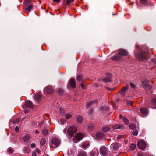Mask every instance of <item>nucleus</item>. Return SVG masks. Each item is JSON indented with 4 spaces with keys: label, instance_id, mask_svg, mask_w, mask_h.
<instances>
[{
    "label": "nucleus",
    "instance_id": "7ed1b4c3",
    "mask_svg": "<svg viewBox=\"0 0 156 156\" xmlns=\"http://www.w3.org/2000/svg\"><path fill=\"white\" fill-rule=\"evenodd\" d=\"M141 87L144 89L149 90L151 89L152 87L149 84V81L147 80H145L142 82Z\"/></svg>",
    "mask_w": 156,
    "mask_h": 156
},
{
    "label": "nucleus",
    "instance_id": "de8ad7c7",
    "mask_svg": "<svg viewBox=\"0 0 156 156\" xmlns=\"http://www.w3.org/2000/svg\"><path fill=\"white\" fill-rule=\"evenodd\" d=\"M58 93L59 94H62L63 92V90L62 89H59L58 90Z\"/></svg>",
    "mask_w": 156,
    "mask_h": 156
},
{
    "label": "nucleus",
    "instance_id": "1a4fd4ad",
    "mask_svg": "<svg viewBox=\"0 0 156 156\" xmlns=\"http://www.w3.org/2000/svg\"><path fill=\"white\" fill-rule=\"evenodd\" d=\"M140 111L143 117H146L149 114V111L148 109L146 108H142L140 109Z\"/></svg>",
    "mask_w": 156,
    "mask_h": 156
},
{
    "label": "nucleus",
    "instance_id": "c03bdc74",
    "mask_svg": "<svg viewBox=\"0 0 156 156\" xmlns=\"http://www.w3.org/2000/svg\"><path fill=\"white\" fill-rule=\"evenodd\" d=\"M60 122L62 124H64L66 122L65 120L63 119H60Z\"/></svg>",
    "mask_w": 156,
    "mask_h": 156
},
{
    "label": "nucleus",
    "instance_id": "58836bf2",
    "mask_svg": "<svg viewBox=\"0 0 156 156\" xmlns=\"http://www.w3.org/2000/svg\"><path fill=\"white\" fill-rule=\"evenodd\" d=\"M130 85L132 88L133 89H135L136 87V85L134 83H130Z\"/></svg>",
    "mask_w": 156,
    "mask_h": 156
},
{
    "label": "nucleus",
    "instance_id": "8fccbe9b",
    "mask_svg": "<svg viewBox=\"0 0 156 156\" xmlns=\"http://www.w3.org/2000/svg\"><path fill=\"white\" fill-rule=\"evenodd\" d=\"M35 147V144L34 143H32L31 144V147L32 148H34Z\"/></svg>",
    "mask_w": 156,
    "mask_h": 156
},
{
    "label": "nucleus",
    "instance_id": "69168bd1",
    "mask_svg": "<svg viewBox=\"0 0 156 156\" xmlns=\"http://www.w3.org/2000/svg\"><path fill=\"white\" fill-rule=\"evenodd\" d=\"M134 3V2H132L131 3H129L128 4L129 5H131L133 4Z\"/></svg>",
    "mask_w": 156,
    "mask_h": 156
},
{
    "label": "nucleus",
    "instance_id": "a19ab883",
    "mask_svg": "<svg viewBox=\"0 0 156 156\" xmlns=\"http://www.w3.org/2000/svg\"><path fill=\"white\" fill-rule=\"evenodd\" d=\"M42 133L44 135H46L48 133V131L46 129H44L42 131Z\"/></svg>",
    "mask_w": 156,
    "mask_h": 156
},
{
    "label": "nucleus",
    "instance_id": "20e7f679",
    "mask_svg": "<svg viewBox=\"0 0 156 156\" xmlns=\"http://www.w3.org/2000/svg\"><path fill=\"white\" fill-rule=\"evenodd\" d=\"M30 0H26L25 3L27 7L25 8V10L27 12L30 11L33 9V5L31 4Z\"/></svg>",
    "mask_w": 156,
    "mask_h": 156
},
{
    "label": "nucleus",
    "instance_id": "e433bc0d",
    "mask_svg": "<svg viewBox=\"0 0 156 156\" xmlns=\"http://www.w3.org/2000/svg\"><path fill=\"white\" fill-rule=\"evenodd\" d=\"M72 117V115L70 113H67L66 115V118L67 119H69Z\"/></svg>",
    "mask_w": 156,
    "mask_h": 156
},
{
    "label": "nucleus",
    "instance_id": "72a5a7b5",
    "mask_svg": "<svg viewBox=\"0 0 156 156\" xmlns=\"http://www.w3.org/2000/svg\"><path fill=\"white\" fill-rule=\"evenodd\" d=\"M59 112L60 113V115H63L65 113V111L62 108H59Z\"/></svg>",
    "mask_w": 156,
    "mask_h": 156
},
{
    "label": "nucleus",
    "instance_id": "423d86ee",
    "mask_svg": "<svg viewBox=\"0 0 156 156\" xmlns=\"http://www.w3.org/2000/svg\"><path fill=\"white\" fill-rule=\"evenodd\" d=\"M100 153L102 155L105 156L109 154L110 152L105 147L102 146L100 149Z\"/></svg>",
    "mask_w": 156,
    "mask_h": 156
},
{
    "label": "nucleus",
    "instance_id": "4d7b16f0",
    "mask_svg": "<svg viewBox=\"0 0 156 156\" xmlns=\"http://www.w3.org/2000/svg\"><path fill=\"white\" fill-rule=\"evenodd\" d=\"M80 86L83 89H84V86L83 84V83H81L80 84Z\"/></svg>",
    "mask_w": 156,
    "mask_h": 156
},
{
    "label": "nucleus",
    "instance_id": "cd10ccee",
    "mask_svg": "<svg viewBox=\"0 0 156 156\" xmlns=\"http://www.w3.org/2000/svg\"><path fill=\"white\" fill-rule=\"evenodd\" d=\"M86 153L82 151H79V153L78 154L77 156H86Z\"/></svg>",
    "mask_w": 156,
    "mask_h": 156
},
{
    "label": "nucleus",
    "instance_id": "c756f323",
    "mask_svg": "<svg viewBox=\"0 0 156 156\" xmlns=\"http://www.w3.org/2000/svg\"><path fill=\"white\" fill-rule=\"evenodd\" d=\"M89 145V142H84L82 144V147L84 149H85L87 148Z\"/></svg>",
    "mask_w": 156,
    "mask_h": 156
},
{
    "label": "nucleus",
    "instance_id": "a18cd8bd",
    "mask_svg": "<svg viewBox=\"0 0 156 156\" xmlns=\"http://www.w3.org/2000/svg\"><path fill=\"white\" fill-rule=\"evenodd\" d=\"M74 0H67L66 1V5L69 4L70 3L72 2H73Z\"/></svg>",
    "mask_w": 156,
    "mask_h": 156
},
{
    "label": "nucleus",
    "instance_id": "3c124183",
    "mask_svg": "<svg viewBox=\"0 0 156 156\" xmlns=\"http://www.w3.org/2000/svg\"><path fill=\"white\" fill-rule=\"evenodd\" d=\"M123 137V135H120L117 136V139H119L120 138H122Z\"/></svg>",
    "mask_w": 156,
    "mask_h": 156
},
{
    "label": "nucleus",
    "instance_id": "0e129e2a",
    "mask_svg": "<svg viewBox=\"0 0 156 156\" xmlns=\"http://www.w3.org/2000/svg\"><path fill=\"white\" fill-rule=\"evenodd\" d=\"M35 133L36 134H38L39 133V132L37 130H36L35 131Z\"/></svg>",
    "mask_w": 156,
    "mask_h": 156
},
{
    "label": "nucleus",
    "instance_id": "4468645a",
    "mask_svg": "<svg viewBox=\"0 0 156 156\" xmlns=\"http://www.w3.org/2000/svg\"><path fill=\"white\" fill-rule=\"evenodd\" d=\"M119 147V145L117 143H113L111 145V147L113 150L115 151L118 150Z\"/></svg>",
    "mask_w": 156,
    "mask_h": 156
},
{
    "label": "nucleus",
    "instance_id": "79ce46f5",
    "mask_svg": "<svg viewBox=\"0 0 156 156\" xmlns=\"http://www.w3.org/2000/svg\"><path fill=\"white\" fill-rule=\"evenodd\" d=\"M87 126L88 129L90 130L92 129L94 127V126L91 124H89Z\"/></svg>",
    "mask_w": 156,
    "mask_h": 156
},
{
    "label": "nucleus",
    "instance_id": "f8f14e48",
    "mask_svg": "<svg viewBox=\"0 0 156 156\" xmlns=\"http://www.w3.org/2000/svg\"><path fill=\"white\" fill-rule=\"evenodd\" d=\"M129 127L131 129L134 130L133 132L134 135L136 136V126L133 124H130L129 126Z\"/></svg>",
    "mask_w": 156,
    "mask_h": 156
},
{
    "label": "nucleus",
    "instance_id": "c9c22d12",
    "mask_svg": "<svg viewBox=\"0 0 156 156\" xmlns=\"http://www.w3.org/2000/svg\"><path fill=\"white\" fill-rule=\"evenodd\" d=\"M46 142V140L45 139H42L40 141V144L41 145H43Z\"/></svg>",
    "mask_w": 156,
    "mask_h": 156
},
{
    "label": "nucleus",
    "instance_id": "864d4df0",
    "mask_svg": "<svg viewBox=\"0 0 156 156\" xmlns=\"http://www.w3.org/2000/svg\"><path fill=\"white\" fill-rule=\"evenodd\" d=\"M36 151L38 153H39L41 152L39 148H37L36 149Z\"/></svg>",
    "mask_w": 156,
    "mask_h": 156
},
{
    "label": "nucleus",
    "instance_id": "ea45409f",
    "mask_svg": "<svg viewBox=\"0 0 156 156\" xmlns=\"http://www.w3.org/2000/svg\"><path fill=\"white\" fill-rule=\"evenodd\" d=\"M137 154L138 156H145L143 153L140 151H137Z\"/></svg>",
    "mask_w": 156,
    "mask_h": 156
},
{
    "label": "nucleus",
    "instance_id": "5fc2aeb1",
    "mask_svg": "<svg viewBox=\"0 0 156 156\" xmlns=\"http://www.w3.org/2000/svg\"><path fill=\"white\" fill-rule=\"evenodd\" d=\"M29 110L26 109V110H25V111H24V112L25 113H27L29 112Z\"/></svg>",
    "mask_w": 156,
    "mask_h": 156
},
{
    "label": "nucleus",
    "instance_id": "f3484780",
    "mask_svg": "<svg viewBox=\"0 0 156 156\" xmlns=\"http://www.w3.org/2000/svg\"><path fill=\"white\" fill-rule=\"evenodd\" d=\"M30 136L28 135H23L22 138V141L23 142H27L30 140Z\"/></svg>",
    "mask_w": 156,
    "mask_h": 156
},
{
    "label": "nucleus",
    "instance_id": "ddd939ff",
    "mask_svg": "<svg viewBox=\"0 0 156 156\" xmlns=\"http://www.w3.org/2000/svg\"><path fill=\"white\" fill-rule=\"evenodd\" d=\"M69 84L72 88H74L75 87L76 84L74 79L71 78L70 79L69 81Z\"/></svg>",
    "mask_w": 156,
    "mask_h": 156
},
{
    "label": "nucleus",
    "instance_id": "6e6552de",
    "mask_svg": "<svg viewBox=\"0 0 156 156\" xmlns=\"http://www.w3.org/2000/svg\"><path fill=\"white\" fill-rule=\"evenodd\" d=\"M137 146L139 149L143 150L146 148V144L144 141L141 140L137 143Z\"/></svg>",
    "mask_w": 156,
    "mask_h": 156
},
{
    "label": "nucleus",
    "instance_id": "9d476101",
    "mask_svg": "<svg viewBox=\"0 0 156 156\" xmlns=\"http://www.w3.org/2000/svg\"><path fill=\"white\" fill-rule=\"evenodd\" d=\"M113 129H123L125 127L123 124H115L112 126Z\"/></svg>",
    "mask_w": 156,
    "mask_h": 156
},
{
    "label": "nucleus",
    "instance_id": "a211bd4d",
    "mask_svg": "<svg viewBox=\"0 0 156 156\" xmlns=\"http://www.w3.org/2000/svg\"><path fill=\"white\" fill-rule=\"evenodd\" d=\"M129 87L128 85H126L125 86L123 87L121 89L119 92L121 94H124L125 93Z\"/></svg>",
    "mask_w": 156,
    "mask_h": 156
},
{
    "label": "nucleus",
    "instance_id": "b1692460",
    "mask_svg": "<svg viewBox=\"0 0 156 156\" xmlns=\"http://www.w3.org/2000/svg\"><path fill=\"white\" fill-rule=\"evenodd\" d=\"M121 56L120 55H117L113 56L112 57V59L113 60L118 61L121 59Z\"/></svg>",
    "mask_w": 156,
    "mask_h": 156
},
{
    "label": "nucleus",
    "instance_id": "9b49d317",
    "mask_svg": "<svg viewBox=\"0 0 156 156\" xmlns=\"http://www.w3.org/2000/svg\"><path fill=\"white\" fill-rule=\"evenodd\" d=\"M41 99V93H37L34 96L35 101L37 103H39Z\"/></svg>",
    "mask_w": 156,
    "mask_h": 156
},
{
    "label": "nucleus",
    "instance_id": "f704fd0d",
    "mask_svg": "<svg viewBox=\"0 0 156 156\" xmlns=\"http://www.w3.org/2000/svg\"><path fill=\"white\" fill-rule=\"evenodd\" d=\"M7 152L9 154H12L13 152V149L11 147L8 148L7 149Z\"/></svg>",
    "mask_w": 156,
    "mask_h": 156
},
{
    "label": "nucleus",
    "instance_id": "0eeeda50",
    "mask_svg": "<svg viewBox=\"0 0 156 156\" xmlns=\"http://www.w3.org/2000/svg\"><path fill=\"white\" fill-rule=\"evenodd\" d=\"M53 87L51 86L46 87L44 90V92L45 94L47 93L51 94L53 93Z\"/></svg>",
    "mask_w": 156,
    "mask_h": 156
},
{
    "label": "nucleus",
    "instance_id": "2eb2a0df",
    "mask_svg": "<svg viewBox=\"0 0 156 156\" xmlns=\"http://www.w3.org/2000/svg\"><path fill=\"white\" fill-rule=\"evenodd\" d=\"M119 55L121 56H126L127 55L128 53L127 51L123 49H120L118 52Z\"/></svg>",
    "mask_w": 156,
    "mask_h": 156
},
{
    "label": "nucleus",
    "instance_id": "bb28decb",
    "mask_svg": "<svg viewBox=\"0 0 156 156\" xmlns=\"http://www.w3.org/2000/svg\"><path fill=\"white\" fill-rule=\"evenodd\" d=\"M30 151V147H25L24 149V152L25 153L28 154Z\"/></svg>",
    "mask_w": 156,
    "mask_h": 156
},
{
    "label": "nucleus",
    "instance_id": "f257e3e1",
    "mask_svg": "<svg viewBox=\"0 0 156 156\" xmlns=\"http://www.w3.org/2000/svg\"><path fill=\"white\" fill-rule=\"evenodd\" d=\"M147 53L143 51H140L139 53L137 54V58L139 61H144L147 59Z\"/></svg>",
    "mask_w": 156,
    "mask_h": 156
},
{
    "label": "nucleus",
    "instance_id": "7c9ffc66",
    "mask_svg": "<svg viewBox=\"0 0 156 156\" xmlns=\"http://www.w3.org/2000/svg\"><path fill=\"white\" fill-rule=\"evenodd\" d=\"M123 121L125 125H128L129 123V120L126 117L123 118Z\"/></svg>",
    "mask_w": 156,
    "mask_h": 156
},
{
    "label": "nucleus",
    "instance_id": "13d9d810",
    "mask_svg": "<svg viewBox=\"0 0 156 156\" xmlns=\"http://www.w3.org/2000/svg\"><path fill=\"white\" fill-rule=\"evenodd\" d=\"M43 122H41L39 123L38 125V126H41L43 124Z\"/></svg>",
    "mask_w": 156,
    "mask_h": 156
},
{
    "label": "nucleus",
    "instance_id": "c85d7f7f",
    "mask_svg": "<svg viewBox=\"0 0 156 156\" xmlns=\"http://www.w3.org/2000/svg\"><path fill=\"white\" fill-rule=\"evenodd\" d=\"M109 107L107 106H104L101 107V110L102 112H104L108 110L109 109Z\"/></svg>",
    "mask_w": 156,
    "mask_h": 156
},
{
    "label": "nucleus",
    "instance_id": "603ef678",
    "mask_svg": "<svg viewBox=\"0 0 156 156\" xmlns=\"http://www.w3.org/2000/svg\"><path fill=\"white\" fill-rule=\"evenodd\" d=\"M105 88L107 89L109 91H112L113 90V89H111L109 87H105Z\"/></svg>",
    "mask_w": 156,
    "mask_h": 156
},
{
    "label": "nucleus",
    "instance_id": "412c9836",
    "mask_svg": "<svg viewBox=\"0 0 156 156\" xmlns=\"http://www.w3.org/2000/svg\"><path fill=\"white\" fill-rule=\"evenodd\" d=\"M25 106L26 108H31L33 106L32 102L29 100H28L25 102Z\"/></svg>",
    "mask_w": 156,
    "mask_h": 156
},
{
    "label": "nucleus",
    "instance_id": "4c0bfd02",
    "mask_svg": "<svg viewBox=\"0 0 156 156\" xmlns=\"http://www.w3.org/2000/svg\"><path fill=\"white\" fill-rule=\"evenodd\" d=\"M20 119L19 118H18L16 119H14L13 120V122L14 123H18L20 120Z\"/></svg>",
    "mask_w": 156,
    "mask_h": 156
},
{
    "label": "nucleus",
    "instance_id": "6e6d98bb",
    "mask_svg": "<svg viewBox=\"0 0 156 156\" xmlns=\"http://www.w3.org/2000/svg\"><path fill=\"white\" fill-rule=\"evenodd\" d=\"M32 156H37V154L35 152H33L32 154Z\"/></svg>",
    "mask_w": 156,
    "mask_h": 156
},
{
    "label": "nucleus",
    "instance_id": "09e8293b",
    "mask_svg": "<svg viewBox=\"0 0 156 156\" xmlns=\"http://www.w3.org/2000/svg\"><path fill=\"white\" fill-rule=\"evenodd\" d=\"M15 131L16 132H18L19 131V128L18 126H16L15 128Z\"/></svg>",
    "mask_w": 156,
    "mask_h": 156
},
{
    "label": "nucleus",
    "instance_id": "49530a36",
    "mask_svg": "<svg viewBox=\"0 0 156 156\" xmlns=\"http://www.w3.org/2000/svg\"><path fill=\"white\" fill-rule=\"evenodd\" d=\"M77 80L80 81L82 80V77L80 75H79L77 76Z\"/></svg>",
    "mask_w": 156,
    "mask_h": 156
},
{
    "label": "nucleus",
    "instance_id": "6ab92c4d",
    "mask_svg": "<svg viewBox=\"0 0 156 156\" xmlns=\"http://www.w3.org/2000/svg\"><path fill=\"white\" fill-rule=\"evenodd\" d=\"M83 138V134L81 133H77L75 136V138L78 141L80 140Z\"/></svg>",
    "mask_w": 156,
    "mask_h": 156
},
{
    "label": "nucleus",
    "instance_id": "052dcab7",
    "mask_svg": "<svg viewBox=\"0 0 156 156\" xmlns=\"http://www.w3.org/2000/svg\"><path fill=\"white\" fill-rule=\"evenodd\" d=\"M152 61L153 62H156V58H154V59H152Z\"/></svg>",
    "mask_w": 156,
    "mask_h": 156
},
{
    "label": "nucleus",
    "instance_id": "a878e982",
    "mask_svg": "<svg viewBox=\"0 0 156 156\" xmlns=\"http://www.w3.org/2000/svg\"><path fill=\"white\" fill-rule=\"evenodd\" d=\"M97 100H94V101H90L87 104V108H89V107H90L91 105L93 103H94L96 104V103H97Z\"/></svg>",
    "mask_w": 156,
    "mask_h": 156
},
{
    "label": "nucleus",
    "instance_id": "bf43d9fd",
    "mask_svg": "<svg viewBox=\"0 0 156 156\" xmlns=\"http://www.w3.org/2000/svg\"><path fill=\"white\" fill-rule=\"evenodd\" d=\"M53 1L54 2L58 3L60 2V0H53Z\"/></svg>",
    "mask_w": 156,
    "mask_h": 156
},
{
    "label": "nucleus",
    "instance_id": "f03ea898",
    "mask_svg": "<svg viewBox=\"0 0 156 156\" xmlns=\"http://www.w3.org/2000/svg\"><path fill=\"white\" fill-rule=\"evenodd\" d=\"M77 130L76 126H72L68 128L67 133L70 136H72L77 131Z\"/></svg>",
    "mask_w": 156,
    "mask_h": 156
},
{
    "label": "nucleus",
    "instance_id": "2f4dec72",
    "mask_svg": "<svg viewBox=\"0 0 156 156\" xmlns=\"http://www.w3.org/2000/svg\"><path fill=\"white\" fill-rule=\"evenodd\" d=\"M77 119L78 122L81 123L83 120V118L80 116H78L77 117Z\"/></svg>",
    "mask_w": 156,
    "mask_h": 156
},
{
    "label": "nucleus",
    "instance_id": "774afa93",
    "mask_svg": "<svg viewBox=\"0 0 156 156\" xmlns=\"http://www.w3.org/2000/svg\"><path fill=\"white\" fill-rule=\"evenodd\" d=\"M92 110H91V111L90 112V113H89V114H90V115H92Z\"/></svg>",
    "mask_w": 156,
    "mask_h": 156
},
{
    "label": "nucleus",
    "instance_id": "37998d69",
    "mask_svg": "<svg viewBox=\"0 0 156 156\" xmlns=\"http://www.w3.org/2000/svg\"><path fill=\"white\" fill-rule=\"evenodd\" d=\"M140 2L141 3L146 5L147 2V0H140Z\"/></svg>",
    "mask_w": 156,
    "mask_h": 156
},
{
    "label": "nucleus",
    "instance_id": "aec40b11",
    "mask_svg": "<svg viewBox=\"0 0 156 156\" xmlns=\"http://www.w3.org/2000/svg\"><path fill=\"white\" fill-rule=\"evenodd\" d=\"M112 76L110 75L108 76L107 77L103 79L102 81L105 83H107V82H111L112 81Z\"/></svg>",
    "mask_w": 156,
    "mask_h": 156
},
{
    "label": "nucleus",
    "instance_id": "393cba45",
    "mask_svg": "<svg viewBox=\"0 0 156 156\" xmlns=\"http://www.w3.org/2000/svg\"><path fill=\"white\" fill-rule=\"evenodd\" d=\"M98 154V150H97V152L94 151H92L90 153V154L91 156H97Z\"/></svg>",
    "mask_w": 156,
    "mask_h": 156
},
{
    "label": "nucleus",
    "instance_id": "dca6fc26",
    "mask_svg": "<svg viewBox=\"0 0 156 156\" xmlns=\"http://www.w3.org/2000/svg\"><path fill=\"white\" fill-rule=\"evenodd\" d=\"M96 138L98 139L101 140L105 138V136L101 133L98 132L96 135Z\"/></svg>",
    "mask_w": 156,
    "mask_h": 156
},
{
    "label": "nucleus",
    "instance_id": "338daca9",
    "mask_svg": "<svg viewBox=\"0 0 156 156\" xmlns=\"http://www.w3.org/2000/svg\"><path fill=\"white\" fill-rule=\"evenodd\" d=\"M119 117L120 119H122V115H120L119 116Z\"/></svg>",
    "mask_w": 156,
    "mask_h": 156
},
{
    "label": "nucleus",
    "instance_id": "5701e85b",
    "mask_svg": "<svg viewBox=\"0 0 156 156\" xmlns=\"http://www.w3.org/2000/svg\"><path fill=\"white\" fill-rule=\"evenodd\" d=\"M151 104L153 106L152 108L154 109H156V98L152 99Z\"/></svg>",
    "mask_w": 156,
    "mask_h": 156
},
{
    "label": "nucleus",
    "instance_id": "473e14b6",
    "mask_svg": "<svg viewBox=\"0 0 156 156\" xmlns=\"http://www.w3.org/2000/svg\"><path fill=\"white\" fill-rule=\"evenodd\" d=\"M136 145L134 144H131L130 146V148L131 150H134L136 148Z\"/></svg>",
    "mask_w": 156,
    "mask_h": 156
},
{
    "label": "nucleus",
    "instance_id": "e2e57ef3",
    "mask_svg": "<svg viewBox=\"0 0 156 156\" xmlns=\"http://www.w3.org/2000/svg\"><path fill=\"white\" fill-rule=\"evenodd\" d=\"M113 108L115 109H116V106H115V105H114L113 106Z\"/></svg>",
    "mask_w": 156,
    "mask_h": 156
},
{
    "label": "nucleus",
    "instance_id": "4be33fe9",
    "mask_svg": "<svg viewBox=\"0 0 156 156\" xmlns=\"http://www.w3.org/2000/svg\"><path fill=\"white\" fill-rule=\"evenodd\" d=\"M110 129V127L108 126H105L103 127L102 131L103 132L106 133L109 132Z\"/></svg>",
    "mask_w": 156,
    "mask_h": 156
},
{
    "label": "nucleus",
    "instance_id": "680f3d73",
    "mask_svg": "<svg viewBox=\"0 0 156 156\" xmlns=\"http://www.w3.org/2000/svg\"><path fill=\"white\" fill-rule=\"evenodd\" d=\"M67 129L65 128L63 129V132L64 133L66 134V132Z\"/></svg>",
    "mask_w": 156,
    "mask_h": 156
},
{
    "label": "nucleus",
    "instance_id": "39448f33",
    "mask_svg": "<svg viewBox=\"0 0 156 156\" xmlns=\"http://www.w3.org/2000/svg\"><path fill=\"white\" fill-rule=\"evenodd\" d=\"M51 143L52 144V147L54 148L57 147L60 144V140L56 137L53 138Z\"/></svg>",
    "mask_w": 156,
    "mask_h": 156
}]
</instances>
